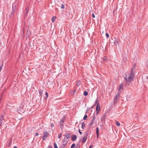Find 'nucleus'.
<instances>
[{
	"label": "nucleus",
	"mask_w": 148,
	"mask_h": 148,
	"mask_svg": "<svg viewBox=\"0 0 148 148\" xmlns=\"http://www.w3.org/2000/svg\"><path fill=\"white\" fill-rule=\"evenodd\" d=\"M77 138V136L76 135H73L72 138V140L73 141L75 140Z\"/></svg>",
	"instance_id": "0eeeda50"
},
{
	"label": "nucleus",
	"mask_w": 148,
	"mask_h": 148,
	"mask_svg": "<svg viewBox=\"0 0 148 148\" xmlns=\"http://www.w3.org/2000/svg\"><path fill=\"white\" fill-rule=\"evenodd\" d=\"M92 16L93 18H95V15H94V13H93L92 14Z\"/></svg>",
	"instance_id": "412c9836"
},
{
	"label": "nucleus",
	"mask_w": 148,
	"mask_h": 148,
	"mask_svg": "<svg viewBox=\"0 0 148 148\" xmlns=\"http://www.w3.org/2000/svg\"><path fill=\"white\" fill-rule=\"evenodd\" d=\"M80 82L79 81H78L77 82V84L78 85H79L80 84Z\"/></svg>",
	"instance_id": "4be33fe9"
},
{
	"label": "nucleus",
	"mask_w": 148,
	"mask_h": 148,
	"mask_svg": "<svg viewBox=\"0 0 148 148\" xmlns=\"http://www.w3.org/2000/svg\"><path fill=\"white\" fill-rule=\"evenodd\" d=\"M123 86L122 85H121L119 86V91H120L123 88Z\"/></svg>",
	"instance_id": "1a4fd4ad"
},
{
	"label": "nucleus",
	"mask_w": 148,
	"mask_h": 148,
	"mask_svg": "<svg viewBox=\"0 0 148 148\" xmlns=\"http://www.w3.org/2000/svg\"><path fill=\"white\" fill-rule=\"evenodd\" d=\"M106 36L107 38H108L109 37V34L107 33H106Z\"/></svg>",
	"instance_id": "f3484780"
},
{
	"label": "nucleus",
	"mask_w": 148,
	"mask_h": 148,
	"mask_svg": "<svg viewBox=\"0 0 148 148\" xmlns=\"http://www.w3.org/2000/svg\"><path fill=\"white\" fill-rule=\"evenodd\" d=\"M54 126V125L53 124V123H51V126L52 127H53Z\"/></svg>",
	"instance_id": "5701e85b"
},
{
	"label": "nucleus",
	"mask_w": 148,
	"mask_h": 148,
	"mask_svg": "<svg viewBox=\"0 0 148 148\" xmlns=\"http://www.w3.org/2000/svg\"><path fill=\"white\" fill-rule=\"evenodd\" d=\"M119 94H117L116 95L115 98L114 99V101L115 102H116L117 99L119 98Z\"/></svg>",
	"instance_id": "423d86ee"
},
{
	"label": "nucleus",
	"mask_w": 148,
	"mask_h": 148,
	"mask_svg": "<svg viewBox=\"0 0 148 148\" xmlns=\"http://www.w3.org/2000/svg\"><path fill=\"white\" fill-rule=\"evenodd\" d=\"M54 148H58L56 143H54Z\"/></svg>",
	"instance_id": "4468645a"
},
{
	"label": "nucleus",
	"mask_w": 148,
	"mask_h": 148,
	"mask_svg": "<svg viewBox=\"0 0 148 148\" xmlns=\"http://www.w3.org/2000/svg\"><path fill=\"white\" fill-rule=\"evenodd\" d=\"M76 91V90H75V91H74V92H75Z\"/></svg>",
	"instance_id": "7c9ffc66"
},
{
	"label": "nucleus",
	"mask_w": 148,
	"mask_h": 148,
	"mask_svg": "<svg viewBox=\"0 0 148 148\" xmlns=\"http://www.w3.org/2000/svg\"><path fill=\"white\" fill-rule=\"evenodd\" d=\"M87 118V115H85L84 117V120H86Z\"/></svg>",
	"instance_id": "dca6fc26"
},
{
	"label": "nucleus",
	"mask_w": 148,
	"mask_h": 148,
	"mask_svg": "<svg viewBox=\"0 0 148 148\" xmlns=\"http://www.w3.org/2000/svg\"><path fill=\"white\" fill-rule=\"evenodd\" d=\"M85 125V124L84 123H83L82 124V129H84Z\"/></svg>",
	"instance_id": "ddd939ff"
},
{
	"label": "nucleus",
	"mask_w": 148,
	"mask_h": 148,
	"mask_svg": "<svg viewBox=\"0 0 148 148\" xmlns=\"http://www.w3.org/2000/svg\"><path fill=\"white\" fill-rule=\"evenodd\" d=\"M94 118H95V116H94V118H93V120H92V122L90 124V125H92V124L93 121L94 120Z\"/></svg>",
	"instance_id": "b1692460"
},
{
	"label": "nucleus",
	"mask_w": 148,
	"mask_h": 148,
	"mask_svg": "<svg viewBox=\"0 0 148 148\" xmlns=\"http://www.w3.org/2000/svg\"><path fill=\"white\" fill-rule=\"evenodd\" d=\"M101 110V108L100 105L99 103H97V106L96 107V111L97 114H98L99 112Z\"/></svg>",
	"instance_id": "f03ea898"
},
{
	"label": "nucleus",
	"mask_w": 148,
	"mask_h": 148,
	"mask_svg": "<svg viewBox=\"0 0 148 148\" xmlns=\"http://www.w3.org/2000/svg\"><path fill=\"white\" fill-rule=\"evenodd\" d=\"M134 73L133 71H132L130 74L127 75L125 77V80L127 82H131L134 78Z\"/></svg>",
	"instance_id": "f257e3e1"
},
{
	"label": "nucleus",
	"mask_w": 148,
	"mask_h": 148,
	"mask_svg": "<svg viewBox=\"0 0 148 148\" xmlns=\"http://www.w3.org/2000/svg\"><path fill=\"white\" fill-rule=\"evenodd\" d=\"M75 147V144H73L71 147V148H74Z\"/></svg>",
	"instance_id": "f8f14e48"
},
{
	"label": "nucleus",
	"mask_w": 148,
	"mask_h": 148,
	"mask_svg": "<svg viewBox=\"0 0 148 148\" xmlns=\"http://www.w3.org/2000/svg\"><path fill=\"white\" fill-rule=\"evenodd\" d=\"M61 8L63 9L64 8V5L62 4L61 5Z\"/></svg>",
	"instance_id": "a211bd4d"
},
{
	"label": "nucleus",
	"mask_w": 148,
	"mask_h": 148,
	"mask_svg": "<svg viewBox=\"0 0 148 148\" xmlns=\"http://www.w3.org/2000/svg\"><path fill=\"white\" fill-rule=\"evenodd\" d=\"M46 96L45 97L46 99L48 97L47 93V92H46Z\"/></svg>",
	"instance_id": "6ab92c4d"
},
{
	"label": "nucleus",
	"mask_w": 148,
	"mask_h": 148,
	"mask_svg": "<svg viewBox=\"0 0 148 148\" xmlns=\"http://www.w3.org/2000/svg\"><path fill=\"white\" fill-rule=\"evenodd\" d=\"M56 19V16H53L51 19L52 22H54L55 21V20Z\"/></svg>",
	"instance_id": "6e6552de"
},
{
	"label": "nucleus",
	"mask_w": 148,
	"mask_h": 148,
	"mask_svg": "<svg viewBox=\"0 0 148 148\" xmlns=\"http://www.w3.org/2000/svg\"><path fill=\"white\" fill-rule=\"evenodd\" d=\"M44 135L43 137V140H45V139L47 137V136L48 134V133L47 132H44Z\"/></svg>",
	"instance_id": "20e7f679"
},
{
	"label": "nucleus",
	"mask_w": 148,
	"mask_h": 148,
	"mask_svg": "<svg viewBox=\"0 0 148 148\" xmlns=\"http://www.w3.org/2000/svg\"><path fill=\"white\" fill-rule=\"evenodd\" d=\"M47 148H52V147L49 146Z\"/></svg>",
	"instance_id": "cd10ccee"
},
{
	"label": "nucleus",
	"mask_w": 148,
	"mask_h": 148,
	"mask_svg": "<svg viewBox=\"0 0 148 148\" xmlns=\"http://www.w3.org/2000/svg\"><path fill=\"white\" fill-rule=\"evenodd\" d=\"M87 136H84L83 137V138H82V143H85L86 140L87 139Z\"/></svg>",
	"instance_id": "39448f33"
},
{
	"label": "nucleus",
	"mask_w": 148,
	"mask_h": 148,
	"mask_svg": "<svg viewBox=\"0 0 148 148\" xmlns=\"http://www.w3.org/2000/svg\"><path fill=\"white\" fill-rule=\"evenodd\" d=\"M119 40L118 39L116 38H115L113 40V42L114 45H115L118 44Z\"/></svg>",
	"instance_id": "7ed1b4c3"
},
{
	"label": "nucleus",
	"mask_w": 148,
	"mask_h": 148,
	"mask_svg": "<svg viewBox=\"0 0 148 148\" xmlns=\"http://www.w3.org/2000/svg\"><path fill=\"white\" fill-rule=\"evenodd\" d=\"M92 145H90L89 148H92Z\"/></svg>",
	"instance_id": "bb28decb"
},
{
	"label": "nucleus",
	"mask_w": 148,
	"mask_h": 148,
	"mask_svg": "<svg viewBox=\"0 0 148 148\" xmlns=\"http://www.w3.org/2000/svg\"><path fill=\"white\" fill-rule=\"evenodd\" d=\"M79 132L81 134H82V132L80 131V130H79Z\"/></svg>",
	"instance_id": "a878e982"
},
{
	"label": "nucleus",
	"mask_w": 148,
	"mask_h": 148,
	"mask_svg": "<svg viewBox=\"0 0 148 148\" xmlns=\"http://www.w3.org/2000/svg\"><path fill=\"white\" fill-rule=\"evenodd\" d=\"M88 93L87 91H85L84 92V96H86L88 95Z\"/></svg>",
	"instance_id": "9d476101"
},
{
	"label": "nucleus",
	"mask_w": 148,
	"mask_h": 148,
	"mask_svg": "<svg viewBox=\"0 0 148 148\" xmlns=\"http://www.w3.org/2000/svg\"><path fill=\"white\" fill-rule=\"evenodd\" d=\"M35 135H36V136H38V133H36Z\"/></svg>",
	"instance_id": "393cba45"
},
{
	"label": "nucleus",
	"mask_w": 148,
	"mask_h": 148,
	"mask_svg": "<svg viewBox=\"0 0 148 148\" xmlns=\"http://www.w3.org/2000/svg\"><path fill=\"white\" fill-rule=\"evenodd\" d=\"M61 136H62V134H60L59 136H58V138H61Z\"/></svg>",
	"instance_id": "aec40b11"
},
{
	"label": "nucleus",
	"mask_w": 148,
	"mask_h": 148,
	"mask_svg": "<svg viewBox=\"0 0 148 148\" xmlns=\"http://www.w3.org/2000/svg\"><path fill=\"white\" fill-rule=\"evenodd\" d=\"M14 148H17L16 147L14 146Z\"/></svg>",
	"instance_id": "c756f323"
},
{
	"label": "nucleus",
	"mask_w": 148,
	"mask_h": 148,
	"mask_svg": "<svg viewBox=\"0 0 148 148\" xmlns=\"http://www.w3.org/2000/svg\"><path fill=\"white\" fill-rule=\"evenodd\" d=\"M96 133L97 134H99V130L98 128H97L96 129Z\"/></svg>",
	"instance_id": "2eb2a0df"
},
{
	"label": "nucleus",
	"mask_w": 148,
	"mask_h": 148,
	"mask_svg": "<svg viewBox=\"0 0 148 148\" xmlns=\"http://www.w3.org/2000/svg\"><path fill=\"white\" fill-rule=\"evenodd\" d=\"M147 78L148 79V76L147 77Z\"/></svg>",
	"instance_id": "2f4dec72"
},
{
	"label": "nucleus",
	"mask_w": 148,
	"mask_h": 148,
	"mask_svg": "<svg viewBox=\"0 0 148 148\" xmlns=\"http://www.w3.org/2000/svg\"><path fill=\"white\" fill-rule=\"evenodd\" d=\"M116 124L118 126H120V123L117 121H116Z\"/></svg>",
	"instance_id": "9b49d317"
},
{
	"label": "nucleus",
	"mask_w": 148,
	"mask_h": 148,
	"mask_svg": "<svg viewBox=\"0 0 148 148\" xmlns=\"http://www.w3.org/2000/svg\"><path fill=\"white\" fill-rule=\"evenodd\" d=\"M99 134H97V137H98L99 136Z\"/></svg>",
	"instance_id": "c85d7f7f"
}]
</instances>
